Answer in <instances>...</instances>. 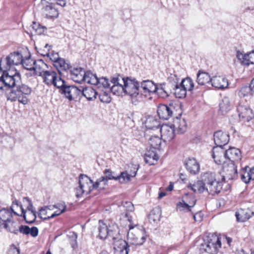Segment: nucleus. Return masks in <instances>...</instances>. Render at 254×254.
I'll use <instances>...</instances> for the list:
<instances>
[{"instance_id":"obj_55","label":"nucleus","mask_w":254,"mask_h":254,"mask_svg":"<svg viewBox=\"0 0 254 254\" xmlns=\"http://www.w3.org/2000/svg\"><path fill=\"white\" fill-rule=\"evenodd\" d=\"M98 88H110V83L108 78L105 77L98 78V84L96 85Z\"/></svg>"},{"instance_id":"obj_9","label":"nucleus","mask_w":254,"mask_h":254,"mask_svg":"<svg viewBox=\"0 0 254 254\" xmlns=\"http://www.w3.org/2000/svg\"><path fill=\"white\" fill-rule=\"evenodd\" d=\"M17 88L15 90H11L9 93L6 94L7 100L11 102L18 101L19 103L24 105L26 104L28 102L27 96L20 92Z\"/></svg>"},{"instance_id":"obj_37","label":"nucleus","mask_w":254,"mask_h":254,"mask_svg":"<svg viewBox=\"0 0 254 254\" xmlns=\"http://www.w3.org/2000/svg\"><path fill=\"white\" fill-rule=\"evenodd\" d=\"M98 232V237L100 239L104 240L108 237V225L102 220L99 221Z\"/></svg>"},{"instance_id":"obj_35","label":"nucleus","mask_w":254,"mask_h":254,"mask_svg":"<svg viewBox=\"0 0 254 254\" xmlns=\"http://www.w3.org/2000/svg\"><path fill=\"white\" fill-rule=\"evenodd\" d=\"M3 225L4 228L11 233L17 234L20 232L21 225L19 226L17 223L12 221V219L8 222L4 223Z\"/></svg>"},{"instance_id":"obj_41","label":"nucleus","mask_w":254,"mask_h":254,"mask_svg":"<svg viewBox=\"0 0 254 254\" xmlns=\"http://www.w3.org/2000/svg\"><path fill=\"white\" fill-rule=\"evenodd\" d=\"M54 65L57 68L59 72L61 71H66L70 67V64L64 59L60 58L58 62L54 64Z\"/></svg>"},{"instance_id":"obj_51","label":"nucleus","mask_w":254,"mask_h":254,"mask_svg":"<svg viewBox=\"0 0 254 254\" xmlns=\"http://www.w3.org/2000/svg\"><path fill=\"white\" fill-rule=\"evenodd\" d=\"M123 207L125 209V210L127 211L125 213L122 214V218H121V220L123 219L125 221H127V218H125L124 216L127 213L129 216H130L129 214V212H132L134 210V207L133 204L131 202L126 201L123 204Z\"/></svg>"},{"instance_id":"obj_10","label":"nucleus","mask_w":254,"mask_h":254,"mask_svg":"<svg viewBox=\"0 0 254 254\" xmlns=\"http://www.w3.org/2000/svg\"><path fill=\"white\" fill-rule=\"evenodd\" d=\"M175 130L172 126L163 125L159 129L161 139L165 142L171 141L175 137Z\"/></svg>"},{"instance_id":"obj_6","label":"nucleus","mask_w":254,"mask_h":254,"mask_svg":"<svg viewBox=\"0 0 254 254\" xmlns=\"http://www.w3.org/2000/svg\"><path fill=\"white\" fill-rule=\"evenodd\" d=\"M223 175L222 180L224 182L234 180L237 178L238 173L237 166L232 162L225 165L223 168Z\"/></svg>"},{"instance_id":"obj_43","label":"nucleus","mask_w":254,"mask_h":254,"mask_svg":"<svg viewBox=\"0 0 254 254\" xmlns=\"http://www.w3.org/2000/svg\"><path fill=\"white\" fill-rule=\"evenodd\" d=\"M195 200L191 204H188L184 200H182L177 204V209L180 212H188L191 211V208L193 207L195 204Z\"/></svg>"},{"instance_id":"obj_38","label":"nucleus","mask_w":254,"mask_h":254,"mask_svg":"<svg viewBox=\"0 0 254 254\" xmlns=\"http://www.w3.org/2000/svg\"><path fill=\"white\" fill-rule=\"evenodd\" d=\"M20 233L24 235L30 234L33 237H36L38 236L39 230L36 227L30 228L28 226L21 225Z\"/></svg>"},{"instance_id":"obj_21","label":"nucleus","mask_w":254,"mask_h":254,"mask_svg":"<svg viewBox=\"0 0 254 254\" xmlns=\"http://www.w3.org/2000/svg\"><path fill=\"white\" fill-rule=\"evenodd\" d=\"M212 157L216 164L221 165L225 162V151L222 147H215L212 150Z\"/></svg>"},{"instance_id":"obj_33","label":"nucleus","mask_w":254,"mask_h":254,"mask_svg":"<svg viewBox=\"0 0 254 254\" xmlns=\"http://www.w3.org/2000/svg\"><path fill=\"white\" fill-rule=\"evenodd\" d=\"M211 78L209 74L206 72L199 70L197 74V82L200 85H205L211 82Z\"/></svg>"},{"instance_id":"obj_11","label":"nucleus","mask_w":254,"mask_h":254,"mask_svg":"<svg viewBox=\"0 0 254 254\" xmlns=\"http://www.w3.org/2000/svg\"><path fill=\"white\" fill-rule=\"evenodd\" d=\"M115 254H128L129 249L127 242L122 239H117L112 243Z\"/></svg>"},{"instance_id":"obj_2","label":"nucleus","mask_w":254,"mask_h":254,"mask_svg":"<svg viewBox=\"0 0 254 254\" xmlns=\"http://www.w3.org/2000/svg\"><path fill=\"white\" fill-rule=\"evenodd\" d=\"M0 81L5 86L9 87H16L20 92L27 96L31 93V89L27 85L21 83V76L19 72L15 71L14 74L11 72L3 74L0 77Z\"/></svg>"},{"instance_id":"obj_62","label":"nucleus","mask_w":254,"mask_h":254,"mask_svg":"<svg viewBox=\"0 0 254 254\" xmlns=\"http://www.w3.org/2000/svg\"><path fill=\"white\" fill-rule=\"evenodd\" d=\"M44 56H46L49 57L50 59L54 63V64H55L57 62H58L59 59L61 58L59 57L58 53H54L53 52L51 53H47L45 55H44Z\"/></svg>"},{"instance_id":"obj_52","label":"nucleus","mask_w":254,"mask_h":254,"mask_svg":"<svg viewBox=\"0 0 254 254\" xmlns=\"http://www.w3.org/2000/svg\"><path fill=\"white\" fill-rule=\"evenodd\" d=\"M248 168H249L248 166L243 168L240 175L241 180L245 183H248L250 180H252L250 171H247Z\"/></svg>"},{"instance_id":"obj_28","label":"nucleus","mask_w":254,"mask_h":254,"mask_svg":"<svg viewBox=\"0 0 254 254\" xmlns=\"http://www.w3.org/2000/svg\"><path fill=\"white\" fill-rule=\"evenodd\" d=\"M188 187L195 193H200L206 190V187L201 180L195 181L193 183H189Z\"/></svg>"},{"instance_id":"obj_3","label":"nucleus","mask_w":254,"mask_h":254,"mask_svg":"<svg viewBox=\"0 0 254 254\" xmlns=\"http://www.w3.org/2000/svg\"><path fill=\"white\" fill-rule=\"evenodd\" d=\"M22 55L19 52H13L9 54L3 61H0V70L2 71L3 75L6 74L8 72H11L14 74L15 71H11L10 69L12 68L15 65H18L22 63Z\"/></svg>"},{"instance_id":"obj_40","label":"nucleus","mask_w":254,"mask_h":254,"mask_svg":"<svg viewBox=\"0 0 254 254\" xmlns=\"http://www.w3.org/2000/svg\"><path fill=\"white\" fill-rule=\"evenodd\" d=\"M88 101H92L96 99L97 92L91 87L83 89L81 93Z\"/></svg>"},{"instance_id":"obj_30","label":"nucleus","mask_w":254,"mask_h":254,"mask_svg":"<svg viewBox=\"0 0 254 254\" xmlns=\"http://www.w3.org/2000/svg\"><path fill=\"white\" fill-rule=\"evenodd\" d=\"M41 76L43 79V82L49 86L52 85L55 81L57 74L53 70H46Z\"/></svg>"},{"instance_id":"obj_29","label":"nucleus","mask_w":254,"mask_h":254,"mask_svg":"<svg viewBox=\"0 0 254 254\" xmlns=\"http://www.w3.org/2000/svg\"><path fill=\"white\" fill-rule=\"evenodd\" d=\"M147 131L149 130L159 129L160 126L159 122L153 116H148L144 122Z\"/></svg>"},{"instance_id":"obj_17","label":"nucleus","mask_w":254,"mask_h":254,"mask_svg":"<svg viewBox=\"0 0 254 254\" xmlns=\"http://www.w3.org/2000/svg\"><path fill=\"white\" fill-rule=\"evenodd\" d=\"M214 141L218 147H222L229 141V135L221 130L216 131L214 134Z\"/></svg>"},{"instance_id":"obj_60","label":"nucleus","mask_w":254,"mask_h":254,"mask_svg":"<svg viewBox=\"0 0 254 254\" xmlns=\"http://www.w3.org/2000/svg\"><path fill=\"white\" fill-rule=\"evenodd\" d=\"M52 85H54L55 87L60 89V91L61 92L63 90L64 88L66 86L65 81L61 77H58V76L56 78V80L54 81Z\"/></svg>"},{"instance_id":"obj_16","label":"nucleus","mask_w":254,"mask_h":254,"mask_svg":"<svg viewBox=\"0 0 254 254\" xmlns=\"http://www.w3.org/2000/svg\"><path fill=\"white\" fill-rule=\"evenodd\" d=\"M173 106L170 105H160L157 109L159 117L163 120H168L173 115Z\"/></svg>"},{"instance_id":"obj_44","label":"nucleus","mask_w":254,"mask_h":254,"mask_svg":"<svg viewBox=\"0 0 254 254\" xmlns=\"http://www.w3.org/2000/svg\"><path fill=\"white\" fill-rule=\"evenodd\" d=\"M83 81L87 83L96 85L98 82V77L95 74H93L90 71H87L85 72V78Z\"/></svg>"},{"instance_id":"obj_53","label":"nucleus","mask_w":254,"mask_h":254,"mask_svg":"<svg viewBox=\"0 0 254 254\" xmlns=\"http://www.w3.org/2000/svg\"><path fill=\"white\" fill-rule=\"evenodd\" d=\"M149 218L154 222L159 221L161 218V211L159 209H153L149 214Z\"/></svg>"},{"instance_id":"obj_58","label":"nucleus","mask_w":254,"mask_h":254,"mask_svg":"<svg viewBox=\"0 0 254 254\" xmlns=\"http://www.w3.org/2000/svg\"><path fill=\"white\" fill-rule=\"evenodd\" d=\"M31 27L34 32L38 35L43 34L46 29L45 27L42 26L40 24L34 22H33Z\"/></svg>"},{"instance_id":"obj_18","label":"nucleus","mask_w":254,"mask_h":254,"mask_svg":"<svg viewBox=\"0 0 254 254\" xmlns=\"http://www.w3.org/2000/svg\"><path fill=\"white\" fill-rule=\"evenodd\" d=\"M225 156L232 163L239 161L241 159V151L235 147H231L225 151Z\"/></svg>"},{"instance_id":"obj_63","label":"nucleus","mask_w":254,"mask_h":254,"mask_svg":"<svg viewBox=\"0 0 254 254\" xmlns=\"http://www.w3.org/2000/svg\"><path fill=\"white\" fill-rule=\"evenodd\" d=\"M104 176L106 180L108 181V180H118V176L116 177L113 176L112 172L110 169H106L104 172Z\"/></svg>"},{"instance_id":"obj_7","label":"nucleus","mask_w":254,"mask_h":254,"mask_svg":"<svg viewBox=\"0 0 254 254\" xmlns=\"http://www.w3.org/2000/svg\"><path fill=\"white\" fill-rule=\"evenodd\" d=\"M221 246V243L218 237H214L211 241H208L202 244L200 247V250L203 251L206 253L216 252L218 248Z\"/></svg>"},{"instance_id":"obj_20","label":"nucleus","mask_w":254,"mask_h":254,"mask_svg":"<svg viewBox=\"0 0 254 254\" xmlns=\"http://www.w3.org/2000/svg\"><path fill=\"white\" fill-rule=\"evenodd\" d=\"M12 213L14 214L20 216V214L14 211L12 207L10 209L3 208L0 210V223L2 222V224L4 223L9 222L12 218Z\"/></svg>"},{"instance_id":"obj_46","label":"nucleus","mask_w":254,"mask_h":254,"mask_svg":"<svg viewBox=\"0 0 254 254\" xmlns=\"http://www.w3.org/2000/svg\"><path fill=\"white\" fill-rule=\"evenodd\" d=\"M44 10L46 12V15L48 17L56 18L59 15L58 11L55 7H54L52 4L46 5L44 7Z\"/></svg>"},{"instance_id":"obj_8","label":"nucleus","mask_w":254,"mask_h":254,"mask_svg":"<svg viewBox=\"0 0 254 254\" xmlns=\"http://www.w3.org/2000/svg\"><path fill=\"white\" fill-rule=\"evenodd\" d=\"M138 169V166L131 164L125 172L121 173L118 176V180L121 183H125L130 181V177H134Z\"/></svg>"},{"instance_id":"obj_57","label":"nucleus","mask_w":254,"mask_h":254,"mask_svg":"<svg viewBox=\"0 0 254 254\" xmlns=\"http://www.w3.org/2000/svg\"><path fill=\"white\" fill-rule=\"evenodd\" d=\"M111 83L113 84L112 85L125 86V84L126 83V78L125 79L120 76L114 77L111 80Z\"/></svg>"},{"instance_id":"obj_13","label":"nucleus","mask_w":254,"mask_h":254,"mask_svg":"<svg viewBox=\"0 0 254 254\" xmlns=\"http://www.w3.org/2000/svg\"><path fill=\"white\" fill-rule=\"evenodd\" d=\"M237 57L241 64L249 66L250 64H254V51L246 54L238 52Z\"/></svg>"},{"instance_id":"obj_5","label":"nucleus","mask_w":254,"mask_h":254,"mask_svg":"<svg viewBox=\"0 0 254 254\" xmlns=\"http://www.w3.org/2000/svg\"><path fill=\"white\" fill-rule=\"evenodd\" d=\"M95 189L94 182L87 176L80 174L79 177L78 186L76 188V196L80 197L83 194H88Z\"/></svg>"},{"instance_id":"obj_25","label":"nucleus","mask_w":254,"mask_h":254,"mask_svg":"<svg viewBox=\"0 0 254 254\" xmlns=\"http://www.w3.org/2000/svg\"><path fill=\"white\" fill-rule=\"evenodd\" d=\"M85 70L81 68H74L70 70L71 78L77 83H81L84 80L85 74Z\"/></svg>"},{"instance_id":"obj_48","label":"nucleus","mask_w":254,"mask_h":254,"mask_svg":"<svg viewBox=\"0 0 254 254\" xmlns=\"http://www.w3.org/2000/svg\"><path fill=\"white\" fill-rule=\"evenodd\" d=\"M173 90L176 98H183L186 97L187 91L180 84H177L174 87Z\"/></svg>"},{"instance_id":"obj_27","label":"nucleus","mask_w":254,"mask_h":254,"mask_svg":"<svg viewBox=\"0 0 254 254\" xmlns=\"http://www.w3.org/2000/svg\"><path fill=\"white\" fill-rule=\"evenodd\" d=\"M222 188V182L215 180L211 184L206 187V191L209 194L213 195L219 193Z\"/></svg>"},{"instance_id":"obj_1","label":"nucleus","mask_w":254,"mask_h":254,"mask_svg":"<svg viewBox=\"0 0 254 254\" xmlns=\"http://www.w3.org/2000/svg\"><path fill=\"white\" fill-rule=\"evenodd\" d=\"M124 217L127 219L129 223V230L127 233V240L129 243L133 245H141L146 239L145 231L142 228H139L132 219L131 216L126 213Z\"/></svg>"},{"instance_id":"obj_61","label":"nucleus","mask_w":254,"mask_h":254,"mask_svg":"<svg viewBox=\"0 0 254 254\" xmlns=\"http://www.w3.org/2000/svg\"><path fill=\"white\" fill-rule=\"evenodd\" d=\"M179 78L176 73H171L168 77V81L172 83L174 86L179 84Z\"/></svg>"},{"instance_id":"obj_12","label":"nucleus","mask_w":254,"mask_h":254,"mask_svg":"<svg viewBox=\"0 0 254 254\" xmlns=\"http://www.w3.org/2000/svg\"><path fill=\"white\" fill-rule=\"evenodd\" d=\"M69 101L76 99L81 93V90L74 86H66L61 92Z\"/></svg>"},{"instance_id":"obj_36","label":"nucleus","mask_w":254,"mask_h":254,"mask_svg":"<svg viewBox=\"0 0 254 254\" xmlns=\"http://www.w3.org/2000/svg\"><path fill=\"white\" fill-rule=\"evenodd\" d=\"M159 159L157 153L154 150H149L144 155L145 162L149 165H154Z\"/></svg>"},{"instance_id":"obj_64","label":"nucleus","mask_w":254,"mask_h":254,"mask_svg":"<svg viewBox=\"0 0 254 254\" xmlns=\"http://www.w3.org/2000/svg\"><path fill=\"white\" fill-rule=\"evenodd\" d=\"M99 98L101 102L103 103H109L111 102V99L110 97L106 92L99 95Z\"/></svg>"},{"instance_id":"obj_39","label":"nucleus","mask_w":254,"mask_h":254,"mask_svg":"<svg viewBox=\"0 0 254 254\" xmlns=\"http://www.w3.org/2000/svg\"><path fill=\"white\" fill-rule=\"evenodd\" d=\"M51 210H53V206L51 205L41 207L39 210V217L44 220H49L51 218H53L54 217H51V215H49V211Z\"/></svg>"},{"instance_id":"obj_45","label":"nucleus","mask_w":254,"mask_h":254,"mask_svg":"<svg viewBox=\"0 0 254 254\" xmlns=\"http://www.w3.org/2000/svg\"><path fill=\"white\" fill-rule=\"evenodd\" d=\"M161 138L157 135H151L148 139V143L152 148L156 150L159 149L161 144Z\"/></svg>"},{"instance_id":"obj_50","label":"nucleus","mask_w":254,"mask_h":254,"mask_svg":"<svg viewBox=\"0 0 254 254\" xmlns=\"http://www.w3.org/2000/svg\"><path fill=\"white\" fill-rule=\"evenodd\" d=\"M36 61L32 59L30 57L25 59L22 58V63H21V64H22L23 66L26 69L32 70L34 68V65L36 64Z\"/></svg>"},{"instance_id":"obj_4","label":"nucleus","mask_w":254,"mask_h":254,"mask_svg":"<svg viewBox=\"0 0 254 254\" xmlns=\"http://www.w3.org/2000/svg\"><path fill=\"white\" fill-rule=\"evenodd\" d=\"M125 93L128 94L133 104H136L141 99L142 93L139 84L135 79L126 78L125 84Z\"/></svg>"},{"instance_id":"obj_26","label":"nucleus","mask_w":254,"mask_h":254,"mask_svg":"<svg viewBox=\"0 0 254 254\" xmlns=\"http://www.w3.org/2000/svg\"><path fill=\"white\" fill-rule=\"evenodd\" d=\"M108 238L113 242L117 239H122L120 236V230L117 224L111 222L108 224Z\"/></svg>"},{"instance_id":"obj_32","label":"nucleus","mask_w":254,"mask_h":254,"mask_svg":"<svg viewBox=\"0 0 254 254\" xmlns=\"http://www.w3.org/2000/svg\"><path fill=\"white\" fill-rule=\"evenodd\" d=\"M21 214L20 216H23L24 220L27 223H32L36 218V211L26 212L25 211L22 205H20Z\"/></svg>"},{"instance_id":"obj_15","label":"nucleus","mask_w":254,"mask_h":254,"mask_svg":"<svg viewBox=\"0 0 254 254\" xmlns=\"http://www.w3.org/2000/svg\"><path fill=\"white\" fill-rule=\"evenodd\" d=\"M140 90L145 97L147 96V94L151 93H155L157 91V85L151 80H144L141 83Z\"/></svg>"},{"instance_id":"obj_34","label":"nucleus","mask_w":254,"mask_h":254,"mask_svg":"<svg viewBox=\"0 0 254 254\" xmlns=\"http://www.w3.org/2000/svg\"><path fill=\"white\" fill-rule=\"evenodd\" d=\"M201 180L205 187L216 180V174L212 172H206L201 174Z\"/></svg>"},{"instance_id":"obj_31","label":"nucleus","mask_w":254,"mask_h":254,"mask_svg":"<svg viewBox=\"0 0 254 254\" xmlns=\"http://www.w3.org/2000/svg\"><path fill=\"white\" fill-rule=\"evenodd\" d=\"M232 106L230 99L227 97H225L219 104V112L222 115H224L228 113L231 109Z\"/></svg>"},{"instance_id":"obj_54","label":"nucleus","mask_w":254,"mask_h":254,"mask_svg":"<svg viewBox=\"0 0 254 254\" xmlns=\"http://www.w3.org/2000/svg\"><path fill=\"white\" fill-rule=\"evenodd\" d=\"M107 183L108 181L106 178L105 177H101L94 183L95 189L103 190Z\"/></svg>"},{"instance_id":"obj_22","label":"nucleus","mask_w":254,"mask_h":254,"mask_svg":"<svg viewBox=\"0 0 254 254\" xmlns=\"http://www.w3.org/2000/svg\"><path fill=\"white\" fill-rule=\"evenodd\" d=\"M185 166L187 170L191 174H196L199 172V164L194 158L187 159L185 162Z\"/></svg>"},{"instance_id":"obj_14","label":"nucleus","mask_w":254,"mask_h":254,"mask_svg":"<svg viewBox=\"0 0 254 254\" xmlns=\"http://www.w3.org/2000/svg\"><path fill=\"white\" fill-rule=\"evenodd\" d=\"M237 111L240 118L244 122H249L254 116L252 110L244 105H239L237 108Z\"/></svg>"},{"instance_id":"obj_23","label":"nucleus","mask_w":254,"mask_h":254,"mask_svg":"<svg viewBox=\"0 0 254 254\" xmlns=\"http://www.w3.org/2000/svg\"><path fill=\"white\" fill-rule=\"evenodd\" d=\"M172 126L178 133H184L187 128L186 121L181 117H177L174 119Z\"/></svg>"},{"instance_id":"obj_42","label":"nucleus","mask_w":254,"mask_h":254,"mask_svg":"<svg viewBox=\"0 0 254 254\" xmlns=\"http://www.w3.org/2000/svg\"><path fill=\"white\" fill-rule=\"evenodd\" d=\"M46 66V64L42 60H39L36 62L32 70H34L37 75L41 76L44 72L46 71L44 69V67Z\"/></svg>"},{"instance_id":"obj_24","label":"nucleus","mask_w":254,"mask_h":254,"mask_svg":"<svg viewBox=\"0 0 254 254\" xmlns=\"http://www.w3.org/2000/svg\"><path fill=\"white\" fill-rule=\"evenodd\" d=\"M211 85L218 89H225L228 86L227 79L222 76H215L211 78Z\"/></svg>"},{"instance_id":"obj_56","label":"nucleus","mask_w":254,"mask_h":254,"mask_svg":"<svg viewBox=\"0 0 254 254\" xmlns=\"http://www.w3.org/2000/svg\"><path fill=\"white\" fill-rule=\"evenodd\" d=\"M239 97L241 98L245 97L254 94L252 92L251 86H245L242 87L238 93Z\"/></svg>"},{"instance_id":"obj_49","label":"nucleus","mask_w":254,"mask_h":254,"mask_svg":"<svg viewBox=\"0 0 254 254\" xmlns=\"http://www.w3.org/2000/svg\"><path fill=\"white\" fill-rule=\"evenodd\" d=\"M180 85L186 90L191 91L194 88V83L190 77H187L183 79Z\"/></svg>"},{"instance_id":"obj_59","label":"nucleus","mask_w":254,"mask_h":254,"mask_svg":"<svg viewBox=\"0 0 254 254\" xmlns=\"http://www.w3.org/2000/svg\"><path fill=\"white\" fill-rule=\"evenodd\" d=\"M110 89L114 94L118 96L121 95L123 93H125V88L124 86L112 85L111 87L110 86Z\"/></svg>"},{"instance_id":"obj_47","label":"nucleus","mask_w":254,"mask_h":254,"mask_svg":"<svg viewBox=\"0 0 254 254\" xmlns=\"http://www.w3.org/2000/svg\"><path fill=\"white\" fill-rule=\"evenodd\" d=\"M53 206V210L55 208L59 210V213L54 212L51 215V217H55L56 216H59L62 213H64L66 210V205L64 202H61L57 203L54 205H51Z\"/></svg>"},{"instance_id":"obj_19","label":"nucleus","mask_w":254,"mask_h":254,"mask_svg":"<svg viewBox=\"0 0 254 254\" xmlns=\"http://www.w3.org/2000/svg\"><path fill=\"white\" fill-rule=\"evenodd\" d=\"M254 215V211L250 208L240 209L235 214L237 220L241 222H245Z\"/></svg>"}]
</instances>
